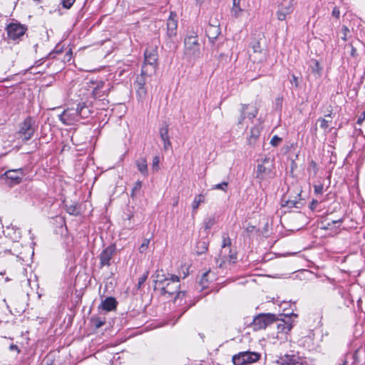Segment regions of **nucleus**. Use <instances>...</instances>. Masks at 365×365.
<instances>
[{"mask_svg": "<svg viewBox=\"0 0 365 365\" xmlns=\"http://www.w3.org/2000/svg\"><path fill=\"white\" fill-rule=\"evenodd\" d=\"M237 253L235 250L231 249V240L228 235H222V242L221 250L220 251L218 257L216 258L217 263H219V267H222L226 262L235 263L237 259Z\"/></svg>", "mask_w": 365, "mask_h": 365, "instance_id": "f257e3e1", "label": "nucleus"}, {"mask_svg": "<svg viewBox=\"0 0 365 365\" xmlns=\"http://www.w3.org/2000/svg\"><path fill=\"white\" fill-rule=\"evenodd\" d=\"M184 55L190 61L197 58L200 56V45L197 35L194 33L185 38Z\"/></svg>", "mask_w": 365, "mask_h": 365, "instance_id": "f03ea898", "label": "nucleus"}, {"mask_svg": "<svg viewBox=\"0 0 365 365\" xmlns=\"http://www.w3.org/2000/svg\"><path fill=\"white\" fill-rule=\"evenodd\" d=\"M156 282L161 285L162 293L164 294H168L169 296H172L177 293L178 297H180L181 294L185 295L184 292H178L180 284L178 276L171 275L170 278H165L163 280L158 279Z\"/></svg>", "mask_w": 365, "mask_h": 365, "instance_id": "7ed1b4c3", "label": "nucleus"}, {"mask_svg": "<svg viewBox=\"0 0 365 365\" xmlns=\"http://www.w3.org/2000/svg\"><path fill=\"white\" fill-rule=\"evenodd\" d=\"M145 61L142 66V76H150L157 68V51L155 48L146 49L144 53Z\"/></svg>", "mask_w": 365, "mask_h": 365, "instance_id": "20e7f679", "label": "nucleus"}, {"mask_svg": "<svg viewBox=\"0 0 365 365\" xmlns=\"http://www.w3.org/2000/svg\"><path fill=\"white\" fill-rule=\"evenodd\" d=\"M274 159L271 157H265L262 163L257 165L256 177L261 180L272 178L274 176Z\"/></svg>", "mask_w": 365, "mask_h": 365, "instance_id": "39448f33", "label": "nucleus"}, {"mask_svg": "<svg viewBox=\"0 0 365 365\" xmlns=\"http://www.w3.org/2000/svg\"><path fill=\"white\" fill-rule=\"evenodd\" d=\"M89 83L91 84L92 96L95 98H104L108 96L111 89L110 83L108 81H90Z\"/></svg>", "mask_w": 365, "mask_h": 365, "instance_id": "423d86ee", "label": "nucleus"}, {"mask_svg": "<svg viewBox=\"0 0 365 365\" xmlns=\"http://www.w3.org/2000/svg\"><path fill=\"white\" fill-rule=\"evenodd\" d=\"M260 354L254 351H243L233 356L234 365H250L260 359Z\"/></svg>", "mask_w": 365, "mask_h": 365, "instance_id": "0eeeda50", "label": "nucleus"}, {"mask_svg": "<svg viewBox=\"0 0 365 365\" xmlns=\"http://www.w3.org/2000/svg\"><path fill=\"white\" fill-rule=\"evenodd\" d=\"M35 120L31 118H26L19 126V135L23 140H30L35 132Z\"/></svg>", "mask_w": 365, "mask_h": 365, "instance_id": "6e6552de", "label": "nucleus"}, {"mask_svg": "<svg viewBox=\"0 0 365 365\" xmlns=\"http://www.w3.org/2000/svg\"><path fill=\"white\" fill-rule=\"evenodd\" d=\"M249 56L250 60L254 63H262L267 58V51L261 47L259 41H253L251 43Z\"/></svg>", "mask_w": 365, "mask_h": 365, "instance_id": "1a4fd4ad", "label": "nucleus"}, {"mask_svg": "<svg viewBox=\"0 0 365 365\" xmlns=\"http://www.w3.org/2000/svg\"><path fill=\"white\" fill-rule=\"evenodd\" d=\"M275 315L272 314H260L256 316L251 323L255 331L265 329L269 324L275 321Z\"/></svg>", "mask_w": 365, "mask_h": 365, "instance_id": "9d476101", "label": "nucleus"}, {"mask_svg": "<svg viewBox=\"0 0 365 365\" xmlns=\"http://www.w3.org/2000/svg\"><path fill=\"white\" fill-rule=\"evenodd\" d=\"M294 9V0H282L277 6V11L276 12L277 19L279 21H284L287 16L293 12Z\"/></svg>", "mask_w": 365, "mask_h": 365, "instance_id": "9b49d317", "label": "nucleus"}, {"mask_svg": "<svg viewBox=\"0 0 365 365\" xmlns=\"http://www.w3.org/2000/svg\"><path fill=\"white\" fill-rule=\"evenodd\" d=\"M25 175L26 173L24 168L9 170L4 174L6 179V184L9 186L19 184Z\"/></svg>", "mask_w": 365, "mask_h": 365, "instance_id": "f8f14e48", "label": "nucleus"}, {"mask_svg": "<svg viewBox=\"0 0 365 365\" xmlns=\"http://www.w3.org/2000/svg\"><path fill=\"white\" fill-rule=\"evenodd\" d=\"M58 118L66 125H74L79 120L77 108H68L58 115Z\"/></svg>", "mask_w": 365, "mask_h": 365, "instance_id": "ddd939ff", "label": "nucleus"}, {"mask_svg": "<svg viewBox=\"0 0 365 365\" xmlns=\"http://www.w3.org/2000/svg\"><path fill=\"white\" fill-rule=\"evenodd\" d=\"M277 365H311L309 361L298 355L287 354L277 361Z\"/></svg>", "mask_w": 365, "mask_h": 365, "instance_id": "4468645a", "label": "nucleus"}, {"mask_svg": "<svg viewBox=\"0 0 365 365\" xmlns=\"http://www.w3.org/2000/svg\"><path fill=\"white\" fill-rule=\"evenodd\" d=\"M115 252V246L112 245L104 249L99 256L100 265L101 267L104 266H110V259Z\"/></svg>", "mask_w": 365, "mask_h": 365, "instance_id": "2eb2a0df", "label": "nucleus"}, {"mask_svg": "<svg viewBox=\"0 0 365 365\" xmlns=\"http://www.w3.org/2000/svg\"><path fill=\"white\" fill-rule=\"evenodd\" d=\"M26 32V28L19 24H10L7 27L8 36L15 40L19 38Z\"/></svg>", "mask_w": 365, "mask_h": 365, "instance_id": "dca6fc26", "label": "nucleus"}, {"mask_svg": "<svg viewBox=\"0 0 365 365\" xmlns=\"http://www.w3.org/2000/svg\"><path fill=\"white\" fill-rule=\"evenodd\" d=\"M178 28V19L177 15L170 13V15L167 21V29H168V35L170 37L174 36L176 35V31Z\"/></svg>", "mask_w": 365, "mask_h": 365, "instance_id": "f3484780", "label": "nucleus"}, {"mask_svg": "<svg viewBox=\"0 0 365 365\" xmlns=\"http://www.w3.org/2000/svg\"><path fill=\"white\" fill-rule=\"evenodd\" d=\"M205 32L208 38L211 41L215 40L220 34V29L217 22L216 21L214 24H209L206 27Z\"/></svg>", "mask_w": 365, "mask_h": 365, "instance_id": "a211bd4d", "label": "nucleus"}, {"mask_svg": "<svg viewBox=\"0 0 365 365\" xmlns=\"http://www.w3.org/2000/svg\"><path fill=\"white\" fill-rule=\"evenodd\" d=\"M332 117L333 113L330 112L325 115L324 118H319L316 122V125L319 124V127L324 130L326 134L329 132L328 129L331 125V121H328V118H332Z\"/></svg>", "mask_w": 365, "mask_h": 365, "instance_id": "6ab92c4d", "label": "nucleus"}, {"mask_svg": "<svg viewBox=\"0 0 365 365\" xmlns=\"http://www.w3.org/2000/svg\"><path fill=\"white\" fill-rule=\"evenodd\" d=\"M136 92L140 99L145 97L147 91L145 87V80L143 77L138 78L136 81Z\"/></svg>", "mask_w": 365, "mask_h": 365, "instance_id": "aec40b11", "label": "nucleus"}, {"mask_svg": "<svg viewBox=\"0 0 365 365\" xmlns=\"http://www.w3.org/2000/svg\"><path fill=\"white\" fill-rule=\"evenodd\" d=\"M117 304L116 300L113 297H107L101 304V307L107 312L112 311L115 309Z\"/></svg>", "mask_w": 365, "mask_h": 365, "instance_id": "412c9836", "label": "nucleus"}, {"mask_svg": "<svg viewBox=\"0 0 365 365\" xmlns=\"http://www.w3.org/2000/svg\"><path fill=\"white\" fill-rule=\"evenodd\" d=\"M76 108L79 119L87 118L91 114V110L89 108L86 106L85 103H79L77 104Z\"/></svg>", "mask_w": 365, "mask_h": 365, "instance_id": "4be33fe9", "label": "nucleus"}, {"mask_svg": "<svg viewBox=\"0 0 365 365\" xmlns=\"http://www.w3.org/2000/svg\"><path fill=\"white\" fill-rule=\"evenodd\" d=\"M261 128L259 125H255L250 130V135L248 138L250 144H253L256 142L259 136L260 135Z\"/></svg>", "mask_w": 365, "mask_h": 365, "instance_id": "5701e85b", "label": "nucleus"}, {"mask_svg": "<svg viewBox=\"0 0 365 365\" xmlns=\"http://www.w3.org/2000/svg\"><path fill=\"white\" fill-rule=\"evenodd\" d=\"M135 165L138 169V170L144 176H147L148 174V164L147 160L144 158H141L136 160Z\"/></svg>", "mask_w": 365, "mask_h": 365, "instance_id": "b1692460", "label": "nucleus"}, {"mask_svg": "<svg viewBox=\"0 0 365 365\" xmlns=\"http://www.w3.org/2000/svg\"><path fill=\"white\" fill-rule=\"evenodd\" d=\"M205 196L203 194H200L197 196H195L192 203V212L195 214L197 212V210L198 209L201 203L205 202Z\"/></svg>", "mask_w": 365, "mask_h": 365, "instance_id": "393cba45", "label": "nucleus"}, {"mask_svg": "<svg viewBox=\"0 0 365 365\" xmlns=\"http://www.w3.org/2000/svg\"><path fill=\"white\" fill-rule=\"evenodd\" d=\"M66 209L67 212L69 213L70 215H77L80 213V207L77 205V204H66Z\"/></svg>", "mask_w": 365, "mask_h": 365, "instance_id": "a878e982", "label": "nucleus"}, {"mask_svg": "<svg viewBox=\"0 0 365 365\" xmlns=\"http://www.w3.org/2000/svg\"><path fill=\"white\" fill-rule=\"evenodd\" d=\"M210 270L207 271L202 274L200 281V285L201 286L202 289H205L208 286V282L210 280Z\"/></svg>", "mask_w": 365, "mask_h": 365, "instance_id": "bb28decb", "label": "nucleus"}, {"mask_svg": "<svg viewBox=\"0 0 365 365\" xmlns=\"http://www.w3.org/2000/svg\"><path fill=\"white\" fill-rule=\"evenodd\" d=\"M245 113L248 118L252 119L257 115L258 109L254 106L249 105V108L245 110Z\"/></svg>", "mask_w": 365, "mask_h": 365, "instance_id": "cd10ccee", "label": "nucleus"}, {"mask_svg": "<svg viewBox=\"0 0 365 365\" xmlns=\"http://www.w3.org/2000/svg\"><path fill=\"white\" fill-rule=\"evenodd\" d=\"M159 133L163 141L170 139L168 135V125L166 123H165V125L160 128Z\"/></svg>", "mask_w": 365, "mask_h": 365, "instance_id": "c85d7f7f", "label": "nucleus"}, {"mask_svg": "<svg viewBox=\"0 0 365 365\" xmlns=\"http://www.w3.org/2000/svg\"><path fill=\"white\" fill-rule=\"evenodd\" d=\"M278 327H282V331L287 333L292 329V326L289 322L282 321V322L278 324Z\"/></svg>", "mask_w": 365, "mask_h": 365, "instance_id": "c756f323", "label": "nucleus"}, {"mask_svg": "<svg viewBox=\"0 0 365 365\" xmlns=\"http://www.w3.org/2000/svg\"><path fill=\"white\" fill-rule=\"evenodd\" d=\"M215 220L213 217H210L207 219H205L204 222V226L205 230H210L212 228V227L215 225Z\"/></svg>", "mask_w": 365, "mask_h": 365, "instance_id": "7c9ffc66", "label": "nucleus"}, {"mask_svg": "<svg viewBox=\"0 0 365 365\" xmlns=\"http://www.w3.org/2000/svg\"><path fill=\"white\" fill-rule=\"evenodd\" d=\"M150 244V239H144L142 244L139 247V252L140 253H145L148 249Z\"/></svg>", "mask_w": 365, "mask_h": 365, "instance_id": "2f4dec72", "label": "nucleus"}, {"mask_svg": "<svg viewBox=\"0 0 365 365\" xmlns=\"http://www.w3.org/2000/svg\"><path fill=\"white\" fill-rule=\"evenodd\" d=\"M91 322L96 328H100L105 324L106 321L103 319L97 317L92 319Z\"/></svg>", "mask_w": 365, "mask_h": 365, "instance_id": "473e14b6", "label": "nucleus"}, {"mask_svg": "<svg viewBox=\"0 0 365 365\" xmlns=\"http://www.w3.org/2000/svg\"><path fill=\"white\" fill-rule=\"evenodd\" d=\"M249 108V105L244 104L242 106L241 109V115L240 117L238 119V124L240 125L242 123L245 118L247 117V115L245 113V110Z\"/></svg>", "mask_w": 365, "mask_h": 365, "instance_id": "72a5a7b5", "label": "nucleus"}, {"mask_svg": "<svg viewBox=\"0 0 365 365\" xmlns=\"http://www.w3.org/2000/svg\"><path fill=\"white\" fill-rule=\"evenodd\" d=\"M312 73L317 74V77L321 76L322 68L320 67L318 61H314V63L312 67Z\"/></svg>", "mask_w": 365, "mask_h": 365, "instance_id": "f704fd0d", "label": "nucleus"}, {"mask_svg": "<svg viewBox=\"0 0 365 365\" xmlns=\"http://www.w3.org/2000/svg\"><path fill=\"white\" fill-rule=\"evenodd\" d=\"M227 186H228V183L227 182H222L221 183L216 184V185H213V187H212V190H221L224 192H226L227 189Z\"/></svg>", "mask_w": 365, "mask_h": 365, "instance_id": "c9c22d12", "label": "nucleus"}, {"mask_svg": "<svg viewBox=\"0 0 365 365\" xmlns=\"http://www.w3.org/2000/svg\"><path fill=\"white\" fill-rule=\"evenodd\" d=\"M282 138H279L277 135H274L270 140V144L272 146L277 147L282 143Z\"/></svg>", "mask_w": 365, "mask_h": 365, "instance_id": "e433bc0d", "label": "nucleus"}, {"mask_svg": "<svg viewBox=\"0 0 365 365\" xmlns=\"http://www.w3.org/2000/svg\"><path fill=\"white\" fill-rule=\"evenodd\" d=\"M324 186L321 182L314 185V193L317 195H322Z\"/></svg>", "mask_w": 365, "mask_h": 365, "instance_id": "4c0bfd02", "label": "nucleus"}, {"mask_svg": "<svg viewBox=\"0 0 365 365\" xmlns=\"http://www.w3.org/2000/svg\"><path fill=\"white\" fill-rule=\"evenodd\" d=\"M148 277V272H145L139 279L138 282V287L140 288L141 286L144 284Z\"/></svg>", "mask_w": 365, "mask_h": 365, "instance_id": "58836bf2", "label": "nucleus"}, {"mask_svg": "<svg viewBox=\"0 0 365 365\" xmlns=\"http://www.w3.org/2000/svg\"><path fill=\"white\" fill-rule=\"evenodd\" d=\"M142 184L143 183L140 180H138L137 182H135L132 190V196H133L135 192L140 190V189L142 187Z\"/></svg>", "mask_w": 365, "mask_h": 365, "instance_id": "ea45409f", "label": "nucleus"}, {"mask_svg": "<svg viewBox=\"0 0 365 365\" xmlns=\"http://www.w3.org/2000/svg\"><path fill=\"white\" fill-rule=\"evenodd\" d=\"M76 0H62V6L65 9H70Z\"/></svg>", "mask_w": 365, "mask_h": 365, "instance_id": "a19ab883", "label": "nucleus"}, {"mask_svg": "<svg viewBox=\"0 0 365 365\" xmlns=\"http://www.w3.org/2000/svg\"><path fill=\"white\" fill-rule=\"evenodd\" d=\"M159 163H160V158L158 156H155L153 159L152 166L153 169L155 170L156 171L159 168Z\"/></svg>", "mask_w": 365, "mask_h": 365, "instance_id": "79ce46f5", "label": "nucleus"}, {"mask_svg": "<svg viewBox=\"0 0 365 365\" xmlns=\"http://www.w3.org/2000/svg\"><path fill=\"white\" fill-rule=\"evenodd\" d=\"M331 15L336 18V19H339V16H340V11H339V9L337 7V6H335L333 10H332V12H331Z\"/></svg>", "mask_w": 365, "mask_h": 365, "instance_id": "37998d69", "label": "nucleus"}, {"mask_svg": "<svg viewBox=\"0 0 365 365\" xmlns=\"http://www.w3.org/2000/svg\"><path fill=\"white\" fill-rule=\"evenodd\" d=\"M364 120H365V110L359 116L358 120H357V123L361 125Z\"/></svg>", "mask_w": 365, "mask_h": 365, "instance_id": "c03bdc74", "label": "nucleus"}, {"mask_svg": "<svg viewBox=\"0 0 365 365\" xmlns=\"http://www.w3.org/2000/svg\"><path fill=\"white\" fill-rule=\"evenodd\" d=\"M163 147L165 150H168L171 147V142L170 139L163 140Z\"/></svg>", "mask_w": 365, "mask_h": 365, "instance_id": "a18cd8bd", "label": "nucleus"}, {"mask_svg": "<svg viewBox=\"0 0 365 365\" xmlns=\"http://www.w3.org/2000/svg\"><path fill=\"white\" fill-rule=\"evenodd\" d=\"M290 82H291L292 84H294L295 87H298L299 86L298 79H297V77L296 76L292 75V79H291Z\"/></svg>", "mask_w": 365, "mask_h": 365, "instance_id": "49530a36", "label": "nucleus"}, {"mask_svg": "<svg viewBox=\"0 0 365 365\" xmlns=\"http://www.w3.org/2000/svg\"><path fill=\"white\" fill-rule=\"evenodd\" d=\"M9 350L10 351H16L17 353L20 352V350H19V347L16 345H15V344H11L9 346Z\"/></svg>", "mask_w": 365, "mask_h": 365, "instance_id": "de8ad7c7", "label": "nucleus"}, {"mask_svg": "<svg viewBox=\"0 0 365 365\" xmlns=\"http://www.w3.org/2000/svg\"><path fill=\"white\" fill-rule=\"evenodd\" d=\"M341 222H342V220L341 219L338 220H333V221H331V222H328L327 226L329 227L331 225H334L335 223H341Z\"/></svg>", "mask_w": 365, "mask_h": 365, "instance_id": "09e8293b", "label": "nucleus"}, {"mask_svg": "<svg viewBox=\"0 0 365 365\" xmlns=\"http://www.w3.org/2000/svg\"><path fill=\"white\" fill-rule=\"evenodd\" d=\"M310 165L313 167V168L314 169V173H317V164L314 161H312Z\"/></svg>", "mask_w": 365, "mask_h": 365, "instance_id": "8fccbe9b", "label": "nucleus"}, {"mask_svg": "<svg viewBox=\"0 0 365 365\" xmlns=\"http://www.w3.org/2000/svg\"><path fill=\"white\" fill-rule=\"evenodd\" d=\"M207 246H206L205 243V242H203V249H202V250L201 253H202V252H205V250H207Z\"/></svg>", "mask_w": 365, "mask_h": 365, "instance_id": "3c124183", "label": "nucleus"}, {"mask_svg": "<svg viewBox=\"0 0 365 365\" xmlns=\"http://www.w3.org/2000/svg\"><path fill=\"white\" fill-rule=\"evenodd\" d=\"M317 200H313V201L312 202V206H311V207L313 209V208H314V207H313V206H314V205H317Z\"/></svg>", "mask_w": 365, "mask_h": 365, "instance_id": "603ef678", "label": "nucleus"}, {"mask_svg": "<svg viewBox=\"0 0 365 365\" xmlns=\"http://www.w3.org/2000/svg\"><path fill=\"white\" fill-rule=\"evenodd\" d=\"M343 30L344 31V35L346 36V33L349 31V29H347V27L346 26H344L343 27Z\"/></svg>", "mask_w": 365, "mask_h": 365, "instance_id": "864d4df0", "label": "nucleus"}, {"mask_svg": "<svg viewBox=\"0 0 365 365\" xmlns=\"http://www.w3.org/2000/svg\"><path fill=\"white\" fill-rule=\"evenodd\" d=\"M196 2L199 4H202L205 0H195Z\"/></svg>", "mask_w": 365, "mask_h": 365, "instance_id": "5fc2aeb1", "label": "nucleus"}, {"mask_svg": "<svg viewBox=\"0 0 365 365\" xmlns=\"http://www.w3.org/2000/svg\"><path fill=\"white\" fill-rule=\"evenodd\" d=\"M287 203H288V204H290V205H293L294 207H297V206L295 205V203H294L292 201H288V202H287Z\"/></svg>", "mask_w": 365, "mask_h": 365, "instance_id": "6e6d98bb", "label": "nucleus"}, {"mask_svg": "<svg viewBox=\"0 0 365 365\" xmlns=\"http://www.w3.org/2000/svg\"><path fill=\"white\" fill-rule=\"evenodd\" d=\"M355 51H356L355 48H352V51H351V55L352 56H354Z\"/></svg>", "mask_w": 365, "mask_h": 365, "instance_id": "4d7b16f0", "label": "nucleus"}, {"mask_svg": "<svg viewBox=\"0 0 365 365\" xmlns=\"http://www.w3.org/2000/svg\"><path fill=\"white\" fill-rule=\"evenodd\" d=\"M178 200H176V201L174 202L173 205H174V206H176V205H178Z\"/></svg>", "mask_w": 365, "mask_h": 365, "instance_id": "13d9d810", "label": "nucleus"}, {"mask_svg": "<svg viewBox=\"0 0 365 365\" xmlns=\"http://www.w3.org/2000/svg\"><path fill=\"white\" fill-rule=\"evenodd\" d=\"M344 41H346V36H343V38H342Z\"/></svg>", "mask_w": 365, "mask_h": 365, "instance_id": "bf43d9fd", "label": "nucleus"}, {"mask_svg": "<svg viewBox=\"0 0 365 365\" xmlns=\"http://www.w3.org/2000/svg\"><path fill=\"white\" fill-rule=\"evenodd\" d=\"M364 78H365V72H364Z\"/></svg>", "mask_w": 365, "mask_h": 365, "instance_id": "052dcab7", "label": "nucleus"}]
</instances>
